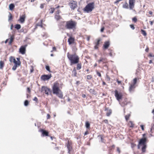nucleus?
I'll use <instances>...</instances> for the list:
<instances>
[{
	"label": "nucleus",
	"instance_id": "obj_1",
	"mask_svg": "<svg viewBox=\"0 0 154 154\" xmlns=\"http://www.w3.org/2000/svg\"><path fill=\"white\" fill-rule=\"evenodd\" d=\"M67 57L70 61L71 65L78 63L79 58L75 54H70L68 52L67 54Z\"/></svg>",
	"mask_w": 154,
	"mask_h": 154
},
{
	"label": "nucleus",
	"instance_id": "obj_2",
	"mask_svg": "<svg viewBox=\"0 0 154 154\" xmlns=\"http://www.w3.org/2000/svg\"><path fill=\"white\" fill-rule=\"evenodd\" d=\"M53 93L60 99H63V95L62 92L58 87V84L57 83H54L52 87Z\"/></svg>",
	"mask_w": 154,
	"mask_h": 154
},
{
	"label": "nucleus",
	"instance_id": "obj_3",
	"mask_svg": "<svg viewBox=\"0 0 154 154\" xmlns=\"http://www.w3.org/2000/svg\"><path fill=\"white\" fill-rule=\"evenodd\" d=\"M65 23V27L68 29L74 30L76 29L77 23L75 21L70 20L67 21H64Z\"/></svg>",
	"mask_w": 154,
	"mask_h": 154
},
{
	"label": "nucleus",
	"instance_id": "obj_4",
	"mask_svg": "<svg viewBox=\"0 0 154 154\" xmlns=\"http://www.w3.org/2000/svg\"><path fill=\"white\" fill-rule=\"evenodd\" d=\"M146 137H143L141 138L139 140L137 145L138 149H140V146H142L141 150L142 153L145 152L146 151V149L147 147L146 143Z\"/></svg>",
	"mask_w": 154,
	"mask_h": 154
},
{
	"label": "nucleus",
	"instance_id": "obj_5",
	"mask_svg": "<svg viewBox=\"0 0 154 154\" xmlns=\"http://www.w3.org/2000/svg\"><path fill=\"white\" fill-rule=\"evenodd\" d=\"M94 8V3L92 2L88 4L85 8V11L87 12H91Z\"/></svg>",
	"mask_w": 154,
	"mask_h": 154
},
{
	"label": "nucleus",
	"instance_id": "obj_6",
	"mask_svg": "<svg viewBox=\"0 0 154 154\" xmlns=\"http://www.w3.org/2000/svg\"><path fill=\"white\" fill-rule=\"evenodd\" d=\"M115 96L116 97V99L119 101L120 100L122 99V95L121 92H119L118 91L116 90H115Z\"/></svg>",
	"mask_w": 154,
	"mask_h": 154
},
{
	"label": "nucleus",
	"instance_id": "obj_7",
	"mask_svg": "<svg viewBox=\"0 0 154 154\" xmlns=\"http://www.w3.org/2000/svg\"><path fill=\"white\" fill-rule=\"evenodd\" d=\"M13 63L14 65L12 68V69L13 70H15L18 66H20L21 64V62L16 61V59H14Z\"/></svg>",
	"mask_w": 154,
	"mask_h": 154
},
{
	"label": "nucleus",
	"instance_id": "obj_8",
	"mask_svg": "<svg viewBox=\"0 0 154 154\" xmlns=\"http://www.w3.org/2000/svg\"><path fill=\"white\" fill-rule=\"evenodd\" d=\"M69 6L71 9L74 10L77 7V2L73 1H71L69 3Z\"/></svg>",
	"mask_w": 154,
	"mask_h": 154
},
{
	"label": "nucleus",
	"instance_id": "obj_9",
	"mask_svg": "<svg viewBox=\"0 0 154 154\" xmlns=\"http://www.w3.org/2000/svg\"><path fill=\"white\" fill-rule=\"evenodd\" d=\"M27 46L26 45L24 46H22L19 49V52L22 54H24L25 53L26 48Z\"/></svg>",
	"mask_w": 154,
	"mask_h": 154
},
{
	"label": "nucleus",
	"instance_id": "obj_10",
	"mask_svg": "<svg viewBox=\"0 0 154 154\" xmlns=\"http://www.w3.org/2000/svg\"><path fill=\"white\" fill-rule=\"evenodd\" d=\"M135 0H129V8L130 10H132L134 8Z\"/></svg>",
	"mask_w": 154,
	"mask_h": 154
},
{
	"label": "nucleus",
	"instance_id": "obj_11",
	"mask_svg": "<svg viewBox=\"0 0 154 154\" xmlns=\"http://www.w3.org/2000/svg\"><path fill=\"white\" fill-rule=\"evenodd\" d=\"M26 17V16L25 14L20 16V18L18 20V21L21 23H23L25 21V19Z\"/></svg>",
	"mask_w": 154,
	"mask_h": 154
},
{
	"label": "nucleus",
	"instance_id": "obj_12",
	"mask_svg": "<svg viewBox=\"0 0 154 154\" xmlns=\"http://www.w3.org/2000/svg\"><path fill=\"white\" fill-rule=\"evenodd\" d=\"M41 92L43 93L48 94V88L47 87L44 86H42V87Z\"/></svg>",
	"mask_w": 154,
	"mask_h": 154
},
{
	"label": "nucleus",
	"instance_id": "obj_13",
	"mask_svg": "<svg viewBox=\"0 0 154 154\" xmlns=\"http://www.w3.org/2000/svg\"><path fill=\"white\" fill-rule=\"evenodd\" d=\"M135 88L136 85H134V84H131L129 88V91L130 93L133 92Z\"/></svg>",
	"mask_w": 154,
	"mask_h": 154
},
{
	"label": "nucleus",
	"instance_id": "obj_14",
	"mask_svg": "<svg viewBox=\"0 0 154 154\" xmlns=\"http://www.w3.org/2000/svg\"><path fill=\"white\" fill-rule=\"evenodd\" d=\"M41 79L43 81H45L48 80V75H43L41 76Z\"/></svg>",
	"mask_w": 154,
	"mask_h": 154
},
{
	"label": "nucleus",
	"instance_id": "obj_15",
	"mask_svg": "<svg viewBox=\"0 0 154 154\" xmlns=\"http://www.w3.org/2000/svg\"><path fill=\"white\" fill-rule=\"evenodd\" d=\"M75 39L72 37H70L68 40V42L69 45H71L74 42Z\"/></svg>",
	"mask_w": 154,
	"mask_h": 154
},
{
	"label": "nucleus",
	"instance_id": "obj_16",
	"mask_svg": "<svg viewBox=\"0 0 154 154\" xmlns=\"http://www.w3.org/2000/svg\"><path fill=\"white\" fill-rule=\"evenodd\" d=\"M109 41H107L105 42L103 47L105 49H107L109 45Z\"/></svg>",
	"mask_w": 154,
	"mask_h": 154
},
{
	"label": "nucleus",
	"instance_id": "obj_17",
	"mask_svg": "<svg viewBox=\"0 0 154 154\" xmlns=\"http://www.w3.org/2000/svg\"><path fill=\"white\" fill-rule=\"evenodd\" d=\"M43 136H48V132L43 130H41Z\"/></svg>",
	"mask_w": 154,
	"mask_h": 154
},
{
	"label": "nucleus",
	"instance_id": "obj_18",
	"mask_svg": "<svg viewBox=\"0 0 154 154\" xmlns=\"http://www.w3.org/2000/svg\"><path fill=\"white\" fill-rule=\"evenodd\" d=\"M68 144H67V148L68 149V152L70 154V152L71 151L72 149V147L71 146V145H70V144H69V141H68Z\"/></svg>",
	"mask_w": 154,
	"mask_h": 154
},
{
	"label": "nucleus",
	"instance_id": "obj_19",
	"mask_svg": "<svg viewBox=\"0 0 154 154\" xmlns=\"http://www.w3.org/2000/svg\"><path fill=\"white\" fill-rule=\"evenodd\" d=\"M14 36L13 35H11V37L10 39V41L9 42V44L11 45L12 42L14 39Z\"/></svg>",
	"mask_w": 154,
	"mask_h": 154
},
{
	"label": "nucleus",
	"instance_id": "obj_20",
	"mask_svg": "<svg viewBox=\"0 0 154 154\" xmlns=\"http://www.w3.org/2000/svg\"><path fill=\"white\" fill-rule=\"evenodd\" d=\"M55 18L56 20H58L60 19L61 17L59 14H56L55 16Z\"/></svg>",
	"mask_w": 154,
	"mask_h": 154
},
{
	"label": "nucleus",
	"instance_id": "obj_21",
	"mask_svg": "<svg viewBox=\"0 0 154 154\" xmlns=\"http://www.w3.org/2000/svg\"><path fill=\"white\" fill-rule=\"evenodd\" d=\"M15 28L18 30L21 28V26L20 24H17L15 25Z\"/></svg>",
	"mask_w": 154,
	"mask_h": 154
},
{
	"label": "nucleus",
	"instance_id": "obj_22",
	"mask_svg": "<svg viewBox=\"0 0 154 154\" xmlns=\"http://www.w3.org/2000/svg\"><path fill=\"white\" fill-rule=\"evenodd\" d=\"M77 72L75 68H74L72 71V75L74 76H76V75Z\"/></svg>",
	"mask_w": 154,
	"mask_h": 154
},
{
	"label": "nucleus",
	"instance_id": "obj_23",
	"mask_svg": "<svg viewBox=\"0 0 154 154\" xmlns=\"http://www.w3.org/2000/svg\"><path fill=\"white\" fill-rule=\"evenodd\" d=\"M4 63L2 61H0V69H2L4 66Z\"/></svg>",
	"mask_w": 154,
	"mask_h": 154
},
{
	"label": "nucleus",
	"instance_id": "obj_24",
	"mask_svg": "<svg viewBox=\"0 0 154 154\" xmlns=\"http://www.w3.org/2000/svg\"><path fill=\"white\" fill-rule=\"evenodd\" d=\"M14 7V5L13 4H10L9 5V8L10 10H12Z\"/></svg>",
	"mask_w": 154,
	"mask_h": 154
},
{
	"label": "nucleus",
	"instance_id": "obj_25",
	"mask_svg": "<svg viewBox=\"0 0 154 154\" xmlns=\"http://www.w3.org/2000/svg\"><path fill=\"white\" fill-rule=\"evenodd\" d=\"M112 111L111 109L109 110L106 112V115L107 116H109L112 113Z\"/></svg>",
	"mask_w": 154,
	"mask_h": 154
},
{
	"label": "nucleus",
	"instance_id": "obj_26",
	"mask_svg": "<svg viewBox=\"0 0 154 154\" xmlns=\"http://www.w3.org/2000/svg\"><path fill=\"white\" fill-rule=\"evenodd\" d=\"M123 8H128V4L127 2H125L124 4L123 5Z\"/></svg>",
	"mask_w": 154,
	"mask_h": 154
},
{
	"label": "nucleus",
	"instance_id": "obj_27",
	"mask_svg": "<svg viewBox=\"0 0 154 154\" xmlns=\"http://www.w3.org/2000/svg\"><path fill=\"white\" fill-rule=\"evenodd\" d=\"M82 68L81 64V63H78L77 65L76 69L77 70H79Z\"/></svg>",
	"mask_w": 154,
	"mask_h": 154
},
{
	"label": "nucleus",
	"instance_id": "obj_28",
	"mask_svg": "<svg viewBox=\"0 0 154 154\" xmlns=\"http://www.w3.org/2000/svg\"><path fill=\"white\" fill-rule=\"evenodd\" d=\"M50 138L51 140H53V142H52V143H54V142H55L56 141V138L54 137L50 136Z\"/></svg>",
	"mask_w": 154,
	"mask_h": 154
},
{
	"label": "nucleus",
	"instance_id": "obj_29",
	"mask_svg": "<svg viewBox=\"0 0 154 154\" xmlns=\"http://www.w3.org/2000/svg\"><path fill=\"white\" fill-rule=\"evenodd\" d=\"M90 124L88 122H87L85 123V126L87 128H89L90 127Z\"/></svg>",
	"mask_w": 154,
	"mask_h": 154
},
{
	"label": "nucleus",
	"instance_id": "obj_30",
	"mask_svg": "<svg viewBox=\"0 0 154 154\" xmlns=\"http://www.w3.org/2000/svg\"><path fill=\"white\" fill-rule=\"evenodd\" d=\"M141 32L142 34L144 36H146L147 35V34L145 31L142 29L141 30Z\"/></svg>",
	"mask_w": 154,
	"mask_h": 154
},
{
	"label": "nucleus",
	"instance_id": "obj_31",
	"mask_svg": "<svg viewBox=\"0 0 154 154\" xmlns=\"http://www.w3.org/2000/svg\"><path fill=\"white\" fill-rule=\"evenodd\" d=\"M14 59H15L12 56H11L9 57V61L11 62H13Z\"/></svg>",
	"mask_w": 154,
	"mask_h": 154
},
{
	"label": "nucleus",
	"instance_id": "obj_32",
	"mask_svg": "<svg viewBox=\"0 0 154 154\" xmlns=\"http://www.w3.org/2000/svg\"><path fill=\"white\" fill-rule=\"evenodd\" d=\"M12 19V16L11 14L10 13L8 15V20H10Z\"/></svg>",
	"mask_w": 154,
	"mask_h": 154
},
{
	"label": "nucleus",
	"instance_id": "obj_33",
	"mask_svg": "<svg viewBox=\"0 0 154 154\" xmlns=\"http://www.w3.org/2000/svg\"><path fill=\"white\" fill-rule=\"evenodd\" d=\"M54 9L55 8H51L50 9H49V10L50 11V13H53L54 12Z\"/></svg>",
	"mask_w": 154,
	"mask_h": 154
},
{
	"label": "nucleus",
	"instance_id": "obj_34",
	"mask_svg": "<svg viewBox=\"0 0 154 154\" xmlns=\"http://www.w3.org/2000/svg\"><path fill=\"white\" fill-rule=\"evenodd\" d=\"M130 127L131 128H133L134 127V124L133 123L132 121L129 122Z\"/></svg>",
	"mask_w": 154,
	"mask_h": 154
},
{
	"label": "nucleus",
	"instance_id": "obj_35",
	"mask_svg": "<svg viewBox=\"0 0 154 154\" xmlns=\"http://www.w3.org/2000/svg\"><path fill=\"white\" fill-rule=\"evenodd\" d=\"M137 82V79L136 78H134L133 80V83L132 84H134V85H135Z\"/></svg>",
	"mask_w": 154,
	"mask_h": 154
},
{
	"label": "nucleus",
	"instance_id": "obj_36",
	"mask_svg": "<svg viewBox=\"0 0 154 154\" xmlns=\"http://www.w3.org/2000/svg\"><path fill=\"white\" fill-rule=\"evenodd\" d=\"M29 104V102L27 100H26L24 102V105L25 106H27Z\"/></svg>",
	"mask_w": 154,
	"mask_h": 154
},
{
	"label": "nucleus",
	"instance_id": "obj_37",
	"mask_svg": "<svg viewBox=\"0 0 154 154\" xmlns=\"http://www.w3.org/2000/svg\"><path fill=\"white\" fill-rule=\"evenodd\" d=\"M56 51V48L55 47H54L52 48V50L51 51V52H53L54 51Z\"/></svg>",
	"mask_w": 154,
	"mask_h": 154
},
{
	"label": "nucleus",
	"instance_id": "obj_38",
	"mask_svg": "<svg viewBox=\"0 0 154 154\" xmlns=\"http://www.w3.org/2000/svg\"><path fill=\"white\" fill-rule=\"evenodd\" d=\"M104 60V58H103L102 57H101L100 58V60H99L98 61V62L99 63H100L101 62L103 61Z\"/></svg>",
	"mask_w": 154,
	"mask_h": 154
},
{
	"label": "nucleus",
	"instance_id": "obj_39",
	"mask_svg": "<svg viewBox=\"0 0 154 154\" xmlns=\"http://www.w3.org/2000/svg\"><path fill=\"white\" fill-rule=\"evenodd\" d=\"M127 104V102H126L125 100V101L124 102L122 103L121 104V105L122 106H124L125 105H126Z\"/></svg>",
	"mask_w": 154,
	"mask_h": 154
},
{
	"label": "nucleus",
	"instance_id": "obj_40",
	"mask_svg": "<svg viewBox=\"0 0 154 154\" xmlns=\"http://www.w3.org/2000/svg\"><path fill=\"white\" fill-rule=\"evenodd\" d=\"M129 116L130 114L126 115L125 116V118L127 121L129 119Z\"/></svg>",
	"mask_w": 154,
	"mask_h": 154
},
{
	"label": "nucleus",
	"instance_id": "obj_41",
	"mask_svg": "<svg viewBox=\"0 0 154 154\" xmlns=\"http://www.w3.org/2000/svg\"><path fill=\"white\" fill-rule=\"evenodd\" d=\"M100 39H98L97 41V42L96 43L95 45H98L99 44V42H100Z\"/></svg>",
	"mask_w": 154,
	"mask_h": 154
},
{
	"label": "nucleus",
	"instance_id": "obj_42",
	"mask_svg": "<svg viewBox=\"0 0 154 154\" xmlns=\"http://www.w3.org/2000/svg\"><path fill=\"white\" fill-rule=\"evenodd\" d=\"M137 19L136 17H134L132 19V20L135 22H136L137 21Z\"/></svg>",
	"mask_w": 154,
	"mask_h": 154
},
{
	"label": "nucleus",
	"instance_id": "obj_43",
	"mask_svg": "<svg viewBox=\"0 0 154 154\" xmlns=\"http://www.w3.org/2000/svg\"><path fill=\"white\" fill-rule=\"evenodd\" d=\"M92 78V76L91 75H88L87 79H90Z\"/></svg>",
	"mask_w": 154,
	"mask_h": 154
},
{
	"label": "nucleus",
	"instance_id": "obj_44",
	"mask_svg": "<svg viewBox=\"0 0 154 154\" xmlns=\"http://www.w3.org/2000/svg\"><path fill=\"white\" fill-rule=\"evenodd\" d=\"M130 26L131 28L133 29L134 30V27L133 24H131L130 25Z\"/></svg>",
	"mask_w": 154,
	"mask_h": 154
},
{
	"label": "nucleus",
	"instance_id": "obj_45",
	"mask_svg": "<svg viewBox=\"0 0 154 154\" xmlns=\"http://www.w3.org/2000/svg\"><path fill=\"white\" fill-rule=\"evenodd\" d=\"M45 4H41V5H40V8H44V5H45Z\"/></svg>",
	"mask_w": 154,
	"mask_h": 154
},
{
	"label": "nucleus",
	"instance_id": "obj_46",
	"mask_svg": "<svg viewBox=\"0 0 154 154\" xmlns=\"http://www.w3.org/2000/svg\"><path fill=\"white\" fill-rule=\"evenodd\" d=\"M96 72L97 75H98L100 77H101V75L99 72H98L97 70H96Z\"/></svg>",
	"mask_w": 154,
	"mask_h": 154
},
{
	"label": "nucleus",
	"instance_id": "obj_47",
	"mask_svg": "<svg viewBox=\"0 0 154 154\" xmlns=\"http://www.w3.org/2000/svg\"><path fill=\"white\" fill-rule=\"evenodd\" d=\"M33 100L36 102H37L38 101V98L36 97H35L33 99Z\"/></svg>",
	"mask_w": 154,
	"mask_h": 154
},
{
	"label": "nucleus",
	"instance_id": "obj_48",
	"mask_svg": "<svg viewBox=\"0 0 154 154\" xmlns=\"http://www.w3.org/2000/svg\"><path fill=\"white\" fill-rule=\"evenodd\" d=\"M100 137H101V138H100V139H101V141L102 142H103V137H102V135L100 136Z\"/></svg>",
	"mask_w": 154,
	"mask_h": 154
},
{
	"label": "nucleus",
	"instance_id": "obj_49",
	"mask_svg": "<svg viewBox=\"0 0 154 154\" xmlns=\"http://www.w3.org/2000/svg\"><path fill=\"white\" fill-rule=\"evenodd\" d=\"M117 151L119 153H120V150L119 148V147H117Z\"/></svg>",
	"mask_w": 154,
	"mask_h": 154
},
{
	"label": "nucleus",
	"instance_id": "obj_50",
	"mask_svg": "<svg viewBox=\"0 0 154 154\" xmlns=\"http://www.w3.org/2000/svg\"><path fill=\"white\" fill-rule=\"evenodd\" d=\"M27 91H28V92H29V93H30V92H31V90H30V89L29 88H27Z\"/></svg>",
	"mask_w": 154,
	"mask_h": 154
},
{
	"label": "nucleus",
	"instance_id": "obj_51",
	"mask_svg": "<svg viewBox=\"0 0 154 154\" xmlns=\"http://www.w3.org/2000/svg\"><path fill=\"white\" fill-rule=\"evenodd\" d=\"M104 27H102L101 29V30H100V31L101 32H103L104 30Z\"/></svg>",
	"mask_w": 154,
	"mask_h": 154
},
{
	"label": "nucleus",
	"instance_id": "obj_52",
	"mask_svg": "<svg viewBox=\"0 0 154 154\" xmlns=\"http://www.w3.org/2000/svg\"><path fill=\"white\" fill-rule=\"evenodd\" d=\"M60 12V10H58L57 11H56V14H59Z\"/></svg>",
	"mask_w": 154,
	"mask_h": 154
},
{
	"label": "nucleus",
	"instance_id": "obj_53",
	"mask_svg": "<svg viewBox=\"0 0 154 154\" xmlns=\"http://www.w3.org/2000/svg\"><path fill=\"white\" fill-rule=\"evenodd\" d=\"M104 122L106 123H107L108 122V120L107 119H105L104 120Z\"/></svg>",
	"mask_w": 154,
	"mask_h": 154
},
{
	"label": "nucleus",
	"instance_id": "obj_54",
	"mask_svg": "<svg viewBox=\"0 0 154 154\" xmlns=\"http://www.w3.org/2000/svg\"><path fill=\"white\" fill-rule=\"evenodd\" d=\"M140 127H141V128L143 130H144V127H143V125H140Z\"/></svg>",
	"mask_w": 154,
	"mask_h": 154
},
{
	"label": "nucleus",
	"instance_id": "obj_55",
	"mask_svg": "<svg viewBox=\"0 0 154 154\" xmlns=\"http://www.w3.org/2000/svg\"><path fill=\"white\" fill-rule=\"evenodd\" d=\"M149 49L148 48H147L145 49V51L146 52H148L149 51Z\"/></svg>",
	"mask_w": 154,
	"mask_h": 154
},
{
	"label": "nucleus",
	"instance_id": "obj_56",
	"mask_svg": "<svg viewBox=\"0 0 154 154\" xmlns=\"http://www.w3.org/2000/svg\"><path fill=\"white\" fill-rule=\"evenodd\" d=\"M119 2L118 0H117L116 2H114L115 4H118L119 3Z\"/></svg>",
	"mask_w": 154,
	"mask_h": 154
},
{
	"label": "nucleus",
	"instance_id": "obj_57",
	"mask_svg": "<svg viewBox=\"0 0 154 154\" xmlns=\"http://www.w3.org/2000/svg\"><path fill=\"white\" fill-rule=\"evenodd\" d=\"M150 24L151 25H152L153 24V21H149Z\"/></svg>",
	"mask_w": 154,
	"mask_h": 154
},
{
	"label": "nucleus",
	"instance_id": "obj_58",
	"mask_svg": "<svg viewBox=\"0 0 154 154\" xmlns=\"http://www.w3.org/2000/svg\"><path fill=\"white\" fill-rule=\"evenodd\" d=\"M98 45H95L94 46L95 48L96 49H97L98 48Z\"/></svg>",
	"mask_w": 154,
	"mask_h": 154
},
{
	"label": "nucleus",
	"instance_id": "obj_59",
	"mask_svg": "<svg viewBox=\"0 0 154 154\" xmlns=\"http://www.w3.org/2000/svg\"><path fill=\"white\" fill-rule=\"evenodd\" d=\"M117 82H118V83L119 84L120 83H121V81H119L118 80H117Z\"/></svg>",
	"mask_w": 154,
	"mask_h": 154
},
{
	"label": "nucleus",
	"instance_id": "obj_60",
	"mask_svg": "<svg viewBox=\"0 0 154 154\" xmlns=\"http://www.w3.org/2000/svg\"><path fill=\"white\" fill-rule=\"evenodd\" d=\"M90 91L91 92H94V91L93 89H90Z\"/></svg>",
	"mask_w": 154,
	"mask_h": 154
},
{
	"label": "nucleus",
	"instance_id": "obj_61",
	"mask_svg": "<svg viewBox=\"0 0 154 154\" xmlns=\"http://www.w3.org/2000/svg\"><path fill=\"white\" fill-rule=\"evenodd\" d=\"M52 77L51 74H49V79Z\"/></svg>",
	"mask_w": 154,
	"mask_h": 154
},
{
	"label": "nucleus",
	"instance_id": "obj_62",
	"mask_svg": "<svg viewBox=\"0 0 154 154\" xmlns=\"http://www.w3.org/2000/svg\"><path fill=\"white\" fill-rule=\"evenodd\" d=\"M82 97L83 98H85L86 97V95L85 94H83L82 95Z\"/></svg>",
	"mask_w": 154,
	"mask_h": 154
},
{
	"label": "nucleus",
	"instance_id": "obj_63",
	"mask_svg": "<svg viewBox=\"0 0 154 154\" xmlns=\"http://www.w3.org/2000/svg\"><path fill=\"white\" fill-rule=\"evenodd\" d=\"M88 134V131H86L85 133V135H86Z\"/></svg>",
	"mask_w": 154,
	"mask_h": 154
},
{
	"label": "nucleus",
	"instance_id": "obj_64",
	"mask_svg": "<svg viewBox=\"0 0 154 154\" xmlns=\"http://www.w3.org/2000/svg\"><path fill=\"white\" fill-rule=\"evenodd\" d=\"M149 56L150 57H153V55H152V54H151L150 53L149 54Z\"/></svg>",
	"mask_w": 154,
	"mask_h": 154
}]
</instances>
